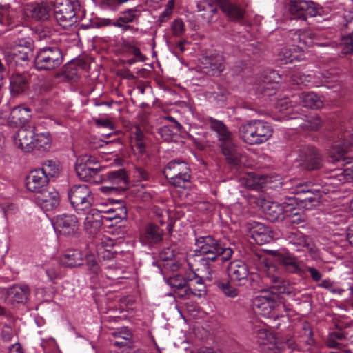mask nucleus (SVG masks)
<instances>
[{
  "mask_svg": "<svg viewBox=\"0 0 353 353\" xmlns=\"http://www.w3.org/2000/svg\"><path fill=\"white\" fill-rule=\"evenodd\" d=\"M303 330L305 332V334L307 336V340L306 341L307 344L313 345L314 344V339L311 326L308 323H305L303 327Z\"/></svg>",
  "mask_w": 353,
  "mask_h": 353,
  "instance_id": "338daca9",
  "label": "nucleus"
},
{
  "mask_svg": "<svg viewBox=\"0 0 353 353\" xmlns=\"http://www.w3.org/2000/svg\"><path fill=\"white\" fill-rule=\"evenodd\" d=\"M216 285L219 289L227 296L235 297L238 295L239 290L232 286L228 281H216Z\"/></svg>",
  "mask_w": 353,
  "mask_h": 353,
  "instance_id": "8fccbe9b",
  "label": "nucleus"
},
{
  "mask_svg": "<svg viewBox=\"0 0 353 353\" xmlns=\"http://www.w3.org/2000/svg\"><path fill=\"white\" fill-rule=\"evenodd\" d=\"M306 272L310 274L311 278L314 282H319L322 279V274L314 267H307L305 268Z\"/></svg>",
  "mask_w": 353,
  "mask_h": 353,
  "instance_id": "774afa93",
  "label": "nucleus"
},
{
  "mask_svg": "<svg viewBox=\"0 0 353 353\" xmlns=\"http://www.w3.org/2000/svg\"><path fill=\"white\" fill-rule=\"evenodd\" d=\"M208 13L203 14L202 17L203 19H206L208 23H211L213 19V16L217 12V9L214 7V3L210 1L208 6Z\"/></svg>",
  "mask_w": 353,
  "mask_h": 353,
  "instance_id": "69168bd1",
  "label": "nucleus"
},
{
  "mask_svg": "<svg viewBox=\"0 0 353 353\" xmlns=\"http://www.w3.org/2000/svg\"><path fill=\"white\" fill-rule=\"evenodd\" d=\"M281 204L283 208L288 209L290 212L296 209L295 206L299 205V202L296 200V196H295L294 197H286Z\"/></svg>",
  "mask_w": 353,
  "mask_h": 353,
  "instance_id": "680f3d73",
  "label": "nucleus"
},
{
  "mask_svg": "<svg viewBox=\"0 0 353 353\" xmlns=\"http://www.w3.org/2000/svg\"><path fill=\"white\" fill-rule=\"evenodd\" d=\"M50 6L46 3L36 5L31 10V17L37 21L47 20L50 17Z\"/></svg>",
  "mask_w": 353,
  "mask_h": 353,
  "instance_id": "a18cd8bd",
  "label": "nucleus"
},
{
  "mask_svg": "<svg viewBox=\"0 0 353 353\" xmlns=\"http://www.w3.org/2000/svg\"><path fill=\"white\" fill-rule=\"evenodd\" d=\"M75 171L79 179L93 183L102 181L100 174L101 165L97 158L85 154L77 158L75 164Z\"/></svg>",
  "mask_w": 353,
  "mask_h": 353,
  "instance_id": "20e7f679",
  "label": "nucleus"
},
{
  "mask_svg": "<svg viewBox=\"0 0 353 353\" xmlns=\"http://www.w3.org/2000/svg\"><path fill=\"white\" fill-rule=\"evenodd\" d=\"M125 47L127 51L133 54L135 57H137L139 61H143L145 59V57L142 54L137 46L130 43H126L125 44Z\"/></svg>",
  "mask_w": 353,
  "mask_h": 353,
  "instance_id": "e2e57ef3",
  "label": "nucleus"
},
{
  "mask_svg": "<svg viewBox=\"0 0 353 353\" xmlns=\"http://www.w3.org/2000/svg\"><path fill=\"white\" fill-rule=\"evenodd\" d=\"M16 331L8 325L3 326L1 332V337L3 342L10 343L16 336Z\"/></svg>",
  "mask_w": 353,
  "mask_h": 353,
  "instance_id": "6e6d98bb",
  "label": "nucleus"
},
{
  "mask_svg": "<svg viewBox=\"0 0 353 353\" xmlns=\"http://www.w3.org/2000/svg\"><path fill=\"white\" fill-rule=\"evenodd\" d=\"M301 108L300 107H296V112L297 114L303 115L305 119L301 118L303 122L300 123V127L303 130H317L321 125V120L320 117L316 114L307 116L300 112Z\"/></svg>",
  "mask_w": 353,
  "mask_h": 353,
  "instance_id": "e433bc0d",
  "label": "nucleus"
},
{
  "mask_svg": "<svg viewBox=\"0 0 353 353\" xmlns=\"http://www.w3.org/2000/svg\"><path fill=\"white\" fill-rule=\"evenodd\" d=\"M63 61V53L59 47L46 46L37 52L34 65L37 70H53L58 68Z\"/></svg>",
  "mask_w": 353,
  "mask_h": 353,
  "instance_id": "39448f33",
  "label": "nucleus"
},
{
  "mask_svg": "<svg viewBox=\"0 0 353 353\" xmlns=\"http://www.w3.org/2000/svg\"><path fill=\"white\" fill-rule=\"evenodd\" d=\"M33 150L46 152L51 147L52 139L50 133H36L34 140Z\"/></svg>",
  "mask_w": 353,
  "mask_h": 353,
  "instance_id": "ea45409f",
  "label": "nucleus"
},
{
  "mask_svg": "<svg viewBox=\"0 0 353 353\" xmlns=\"http://www.w3.org/2000/svg\"><path fill=\"white\" fill-rule=\"evenodd\" d=\"M37 129L33 125H27L20 128L14 135L15 146L25 152L33 150L34 140Z\"/></svg>",
  "mask_w": 353,
  "mask_h": 353,
  "instance_id": "f8f14e48",
  "label": "nucleus"
},
{
  "mask_svg": "<svg viewBox=\"0 0 353 353\" xmlns=\"http://www.w3.org/2000/svg\"><path fill=\"white\" fill-rule=\"evenodd\" d=\"M174 256H175V251L172 248H167L163 249V250H162L159 254V257L163 261L172 260L174 258Z\"/></svg>",
  "mask_w": 353,
  "mask_h": 353,
  "instance_id": "0e129e2a",
  "label": "nucleus"
},
{
  "mask_svg": "<svg viewBox=\"0 0 353 353\" xmlns=\"http://www.w3.org/2000/svg\"><path fill=\"white\" fill-rule=\"evenodd\" d=\"M295 103L308 108L319 109L323 105L322 101L313 92H301L292 97Z\"/></svg>",
  "mask_w": 353,
  "mask_h": 353,
  "instance_id": "c756f323",
  "label": "nucleus"
},
{
  "mask_svg": "<svg viewBox=\"0 0 353 353\" xmlns=\"http://www.w3.org/2000/svg\"><path fill=\"white\" fill-rule=\"evenodd\" d=\"M107 178L116 187L103 186L101 190L103 192H110L118 189L125 190L128 187V180L127 179L126 172L124 169H119L115 171L109 172L107 174Z\"/></svg>",
  "mask_w": 353,
  "mask_h": 353,
  "instance_id": "5701e85b",
  "label": "nucleus"
},
{
  "mask_svg": "<svg viewBox=\"0 0 353 353\" xmlns=\"http://www.w3.org/2000/svg\"><path fill=\"white\" fill-rule=\"evenodd\" d=\"M39 169L49 178V176L53 177L59 174L61 165L57 160H47L43 163L42 168Z\"/></svg>",
  "mask_w": 353,
  "mask_h": 353,
  "instance_id": "de8ad7c7",
  "label": "nucleus"
},
{
  "mask_svg": "<svg viewBox=\"0 0 353 353\" xmlns=\"http://www.w3.org/2000/svg\"><path fill=\"white\" fill-rule=\"evenodd\" d=\"M54 228L61 234L74 236L79 230L78 219L74 214L59 215L57 216Z\"/></svg>",
  "mask_w": 353,
  "mask_h": 353,
  "instance_id": "4468645a",
  "label": "nucleus"
},
{
  "mask_svg": "<svg viewBox=\"0 0 353 353\" xmlns=\"http://www.w3.org/2000/svg\"><path fill=\"white\" fill-rule=\"evenodd\" d=\"M5 59L8 64L14 63L15 65H23L27 64L33 56V52L28 50L14 47L4 54Z\"/></svg>",
  "mask_w": 353,
  "mask_h": 353,
  "instance_id": "a878e982",
  "label": "nucleus"
},
{
  "mask_svg": "<svg viewBox=\"0 0 353 353\" xmlns=\"http://www.w3.org/2000/svg\"><path fill=\"white\" fill-rule=\"evenodd\" d=\"M61 262L66 267L80 266L83 264L82 253L77 250H68L62 256Z\"/></svg>",
  "mask_w": 353,
  "mask_h": 353,
  "instance_id": "58836bf2",
  "label": "nucleus"
},
{
  "mask_svg": "<svg viewBox=\"0 0 353 353\" xmlns=\"http://www.w3.org/2000/svg\"><path fill=\"white\" fill-rule=\"evenodd\" d=\"M114 240L108 237L103 239L100 245L97 247L99 257L103 260L114 259L117 254V252L114 250Z\"/></svg>",
  "mask_w": 353,
  "mask_h": 353,
  "instance_id": "f704fd0d",
  "label": "nucleus"
},
{
  "mask_svg": "<svg viewBox=\"0 0 353 353\" xmlns=\"http://www.w3.org/2000/svg\"><path fill=\"white\" fill-rule=\"evenodd\" d=\"M101 211L97 209H91L84 221L85 230L90 234H96L103 225V219L104 216L101 214Z\"/></svg>",
  "mask_w": 353,
  "mask_h": 353,
  "instance_id": "bb28decb",
  "label": "nucleus"
},
{
  "mask_svg": "<svg viewBox=\"0 0 353 353\" xmlns=\"http://www.w3.org/2000/svg\"><path fill=\"white\" fill-rule=\"evenodd\" d=\"M167 283L179 298L189 299V293L188 291L189 276L185 278L181 274H175L167 279Z\"/></svg>",
  "mask_w": 353,
  "mask_h": 353,
  "instance_id": "b1692460",
  "label": "nucleus"
},
{
  "mask_svg": "<svg viewBox=\"0 0 353 353\" xmlns=\"http://www.w3.org/2000/svg\"><path fill=\"white\" fill-rule=\"evenodd\" d=\"M305 34L301 30H292L288 32V38L291 40L294 50H295V47H296L299 50H301L305 47Z\"/></svg>",
  "mask_w": 353,
  "mask_h": 353,
  "instance_id": "c03bdc74",
  "label": "nucleus"
},
{
  "mask_svg": "<svg viewBox=\"0 0 353 353\" xmlns=\"http://www.w3.org/2000/svg\"><path fill=\"white\" fill-rule=\"evenodd\" d=\"M293 48L284 47L279 53V58L284 63H292L297 58V55L292 52Z\"/></svg>",
  "mask_w": 353,
  "mask_h": 353,
  "instance_id": "5fc2aeb1",
  "label": "nucleus"
},
{
  "mask_svg": "<svg viewBox=\"0 0 353 353\" xmlns=\"http://www.w3.org/2000/svg\"><path fill=\"white\" fill-rule=\"evenodd\" d=\"M265 274L268 288L263 292L267 294L257 296L254 299V305L263 312L267 310L266 313L268 314L281 303L279 294H285L290 296H295L296 293L293 286L281 276L274 264L271 263L267 265Z\"/></svg>",
  "mask_w": 353,
  "mask_h": 353,
  "instance_id": "f257e3e1",
  "label": "nucleus"
},
{
  "mask_svg": "<svg viewBox=\"0 0 353 353\" xmlns=\"http://www.w3.org/2000/svg\"><path fill=\"white\" fill-rule=\"evenodd\" d=\"M68 196L70 204L77 210L90 208L94 201L91 190L85 184L72 186L68 191Z\"/></svg>",
  "mask_w": 353,
  "mask_h": 353,
  "instance_id": "0eeeda50",
  "label": "nucleus"
},
{
  "mask_svg": "<svg viewBox=\"0 0 353 353\" xmlns=\"http://www.w3.org/2000/svg\"><path fill=\"white\" fill-rule=\"evenodd\" d=\"M30 295V290L28 285H13L6 290L5 302L11 305L26 304Z\"/></svg>",
  "mask_w": 353,
  "mask_h": 353,
  "instance_id": "f3484780",
  "label": "nucleus"
},
{
  "mask_svg": "<svg viewBox=\"0 0 353 353\" xmlns=\"http://www.w3.org/2000/svg\"><path fill=\"white\" fill-rule=\"evenodd\" d=\"M196 245L201 255L207 256L201 259V262L205 266L206 270L210 274L206 277L207 279L212 281V276L210 273L212 268V263H217L219 265H221L229 261L232 256L233 250L229 247H225L219 240L210 235L197 238Z\"/></svg>",
  "mask_w": 353,
  "mask_h": 353,
  "instance_id": "f03ea898",
  "label": "nucleus"
},
{
  "mask_svg": "<svg viewBox=\"0 0 353 353\" xmlns=\"http://www.w3.org/2000/svg\"><path fill=\"white\" fill-rule=\"evenodd\" d=\"M37 203L45 211L56 209L60 203L59 194L53 188H48L35 195Z\"/></svg>",
  "mask_w": 353,
  "mask_h": 353,
  "instance_id": "6ab92c4d",
  "label": "nucleus"
},
{
  "mask_svg": "<svg viewBox=\"0 0 353 353\" xmlns=\"http://www.w3.org/2000/svg\"><path fill=\"white\" fill-rule=\"evenodd\" d=\"M312 187L313 185L311 183H299L292 189V193L296 196L305 194L314 190V189Z\"/></svg>",
  "mask_w": 353,
  "mask_h": 353,
  "instance_id": "bf43d9fd",
  "label": "nucleus"
},
{
  "mask_svg": "<svg viewBox=\"0 0 353 353\" xmlns=\"http://www.w3.org/2000/svg\"><path fill=\"white\" fill-rule=\"evenodd\" d=\"M249 225V236L254 239L256 243L263 245L270 243L273 239V232L269 227L258 222H253Z\"/></svg>",
  "mask_w": 353,
  "mask_h": 353,
  "instance_id": "4be33fe9",
  "label": "nucleus"
},
{
  "mask_svg": "<svg viewBox=\"0 0 353 353\" xmlns=\"http://www.w3.org/2000/svg\"><path fill=\"white\" fill-rule=\"evenodd\" d=\"M14 10L8 3H0V24L9 26L14 23Z\"/></svg>",
  "mask_w": 353,
  "mask_h": 353,
  "instance_id": "49530a36",
  "label": "nucleus"
},
{
  "mask_svg": "<svg viewBox=\"0 0 353 353\" xmlns=\"http://www.w3.org/2000/svg\"><path fill=\"white\" fill-rule=\"evenodd\" d=\"M164 231L158 225L150 223L142 234V242L148 245H154L161 243L163 239Z\"/></svg>",
  "mask_w": 353,
  "mask_h": 353,
  "instance_id": "cd10ccee",
  "label": "nucleus"
},
{
  "mask_svg": "<svg viewBox=\"0 0 353 353\" xmlns=\"http://www.w3.org/2000/svg\"><path fill=\"white\" fill-rule=\"evenodd\" d=\"M286 217L289 223L299 225L306 221L307 216L301 209H295L288 212Z\"/></svg>",
  "mask_w": 353,
  "mask_h": 353,
  "instance_id": "3c124183",
  "label": "nucleus"
},
{
  "mask_svg": "<svg viewBox=\"0 0 353 353\" xmlns=\"http://www.w3.org/2000/svg\"><path fill=\"white\" fill-rule=\"evenodd\" d=\"M214 2L228 21L239 23L243 20L245 11L240 5L231 0H214Z\"/></svg>",
  "mask_w": 353,
  "mask_h": 353,
  "instance_id": "2eb2a0df",
  "label": "nucleus"
},
{
  "mask_svg": "<svg viewBox=\"0 0 353 353\" xmlns=\"http://www.w3.org/2000/svg\"><path fill=\"white\" fill-rule=\"evenodd\" d=\"M258 343L262 353H282L283 351L274 335L265 330L258 331Z\"/></svg>",
  "mask_w": 353,
  "mask_h": 353,
  "instance_id": "412c9836",
  "label": "nucleus"
},
{
  "mask_svg": "<svg viewBox=\"0 0 353 353\" xmlns=\"http://www.w3.org/2000/svg\"><path fill=\"white\" fill-rule=\"evenodd\" d=\"M219 141V146L221 150V153L225 157L237 149V146L233 143L232 137H227L225 139H222Z\"/></svg>",
  "mask_w": 353,
  "mask_h": 353,
  "instance_id": "603ef678",
  "label": "nucleus"
},
{
  "mask_svg": "<svg viewBox=\"0 0 353 353\" xmlns=\"http://www.w3.org/2000/svg\"><path fill=\"white\" fill-rule=\"evenodd\" d=\"M239 137L250 145H260L268 141L273 134L270 123L261 119H253L241 123Z\"/></svg>",
  "mask_w": 353,
  "mask_h": 353,
  "instance_id": "7ed1b4c3",
  "label": "nucleus"
},
{
  "mask_svg": "<svg viewBox=\"0 0 353 353\" xmlns=\"http://www.w3.org/2000/svg\"><path fill=\"white\" fill-rule=\"evenodd\" d=\"M15 43V47L23 49V50H28L30 51H32L33 52L34 50V41L29 37L28 38H21L18 39L14 41Z\"/></svg>",
  "mask_w": 353,
  "mask_h": 353,
  "instance_id": "13d9d810",
  "label": "nucleus"
},
{
  "mask_svg": "<svg viewBox=\"0 0 353 353\" xmlns=\"http://www.w3.org/2000/svg\"><path fill=\"white\" fill-rule=\"evenodd\" d=\"M172 31L175 37H181L185 32V25L181 20L175 19L172 23Z\"/></svg>",
  "mask_w": 353,
  "mask_h": 353,
  "instance_id": "052dcab7",
  "label": "nucleus"
},
{
  "mask_svg": "<svg viewBox=\"0 0 353 353\" xmlns=\"http://www.w3.org/2000/svg\"><path fill=\"white\" fill-rule=\"evenodd\" d=\"M256 204L261 208L266 219L271 222L283 221L289 212L288 209L283 208L281 203L264 198L256 199Z\"/></svg>",
  "mask_w": 353,
  "mask_h": 353,
  "instance_id": "9b49d317",
  "label": "nucleus"
},
{
  "mask_svg": "<svg viewBox=\"0 0 353 353\" xmlns=\"http://www.w3.org/2000/svg\"><path fill=\"white\" fill-rule=\"evenodd\" d=\"M341 46L343 54H349L353 52V32L342 37Z\"/></svg>",
  "mask_w": 353,
  "mask_h": 353,
  "instance_id": "864d4df0",
  "label": "nucleus"
},
{
  "mask_svg": "<svg viewBox=\"0 0 353 353\" xmlns=\"http://www.w3.org/2000/svg\"><path fill=\"white\" fill-rule=\"evenodd\" d=\"M276 256L277 261L285 272L297 274L301 277L305 276L306 271L303 265L296 257L289 254L281 253H277Z\"/></svg>",
  "mask_w": 353,
  "mask_h": 353,
  "instance_id": "dca6fc26",
  "label": "nucleus"
},
{
  "mask_svg": "<svg viewBox=\"0 0 353 353\" xmlns=\"http://www.w3.org/2000/svg\"><path fill=\"white\" fill-rule=\"evenodd\" d=\"M30 75L27 72H14L10 78V90L12 96L23 93L28 88Z\"/></svg>",
  "mask_w": 353,
  "mask_h": 353,
  "instance_id": "393cba45",
  "label": "nucleus"
},
{
  "mask_svg": "<svg viewBox=\"0 0 353 353\" xmlns=\"http://www.w3.org/2000/svg\"><path fill=\"white\" fill-rule=\"evenodd\" d=\"M319 199L320 192L316 189L305 194L296 195L299 205L306 210H311L317 207L319 203Z\"/></svg>",
  "mask_w": 353,
  "mask_h": 353,
  "instance_id": "72a5a7b5",
  "label": "nucleus"
},
{
  "mask_svg": "<svg viewBox=\"0 0 353 353\" xmlns=\"http://www.w3.org/2000/svg\"><path fill=\"white\" fill-rule=\"evenodd\" d=\"M321 7L310 0H292L289 12L293 19L306 21L308 17H314L319 14Z\"/></svg>",
  "mask_w": 353,
  "mask_h": 353,
  "instance_id": "1a4fd4ad",
  "label": "nucleus"
},
{
  "mask_svg": "<svg viewBox=\"0 0 353 353\" xmlns=\"http://www.w3.org/2000/svg\"><path fill=\"white\" fill-rule=\"evenodd\" d=\"M299 159L302 167L307 171L319 170L323 166V155L314 146L303 145L299 150Z\"/></svg>",
  "mask_w": 353,
  "mask_h": 353,
  "instance_id": "9d476101",
  "label": "nucleus"
},
{
  "mask_svg": "<svg viewBox=\"0 0 353 353\" xmlns=\"http://www.w3.org/2000/svg\"><path fill=\"white\" fill-rule=\"evenodd\" d=\"M76 6L70 0H56L54 3V17L63 28H67L77 21Z\"/></svg>",
  "mask_w": 353,
  "mask_h": 353,
  "instance_id": "6e6552de",
  "label": "nucleus"
},
{
  "mask_svg": "<svg viewBox=\"0 0 353 353\" xmlns=\"http://www.w3.org/2000/svg\"><path fill=\"white\" fill-rule=\"evenodd\" d=\"M312 77L310 74H305L301 72H294L290 77V82L292 85L306 86L311 82Z\"/></svg>",
  "mask_w": 353,
  "mask_h": 353,
  "instance_id": "09e8293b",
  "label": "nucleus"
},
{
  "mask_svg": "<svg viewBox=\"0 0 353 353\" xmlns=\"http://www.w3.org/2000/svg\"><path fill=\"white\" fill-rule=\"evenodd\" d=\"M227 272L231 281L240 286L245 285L249 280H252L250 276L248 266L241 261L230 262Z\"/></svg>",
  "mask_w": 353,
  "mask_h": 353,
  "instance_id": "ddd939ff",
  "label": "nucleus"
},
{
  "mask_svg": "<svg viewBox=\"0 0 353 353\" xmlns=\"http://www.w3.org/2000/svg\"><path fill=\"white\" fill-rule=\"evenodd\" d=\"M200 61L203 68L206 69L205 72L211 76H218L225 68L223 57L219 53L204 55Z\"/></svg>",
  "mask_w": 353,
  "mask_h": 353,
  "instance_id": "a211bd4d",
  "label": "nucleus"
},
{
  "mask_svg": "<svg viewBox=\"0 0 353 353\" xmlns=\"http://www.w3.org/2000/svg\"><path fill=\"white\" fill-rule=\"evenodd\" d=\"M188 290L189 293V298L191 296L201 298L205 296L207 292L206 286L203 283V278L199 276L196 274H193L192 275L189 276V284Z\"/></svg>",
  "mask_w": 353,
  "mask_h": 353,
  "instance_id": "473e14b6",
  "label": "nucleus"
},
{
  "mask_svg": "<svg viewBox=\"0 0 353 353\" xmlns=\"http://www.w3.org/2000/svg\"><path fill=\"white\" fill-rule=\"evenodd\" d=\"M351 150V145L345 143L342 145H335L329 150L328 155L333 161H343L345 164H348L350 163L351 158L347 155Z\"/></svg>",
  "mask_w": 353,
  "mask_h": 353,
  "instance_id": "2f4dec72",
  "label": "nucleus"
},
{
  "mask_svg": "<svg viewBox=\"0 0 353 353\" xmlns=\"http://www.w3.org/2000/svg\"><path fill=\"white\" fill-rule=\"evenodd\" d=\"M280 79L279 74L274 70L265 72L263 75V83L259 86L261 92L267 96L274 94Z\"/></svg>",
  "mask_w": 353,
  "mask_h": 353,
  "instance_id": "c85d7f7f",
  "label": "nucleus"
},
{
  "mask_svg": "<svg viewBox=\"0 0 353 353\" xmlns=\"http://www.w3.org/2000/svg\"><path fill=\"white\" fill-rule=\"evenodd\" d=\"M141 13L139 6L129 8L121 12L120 16L115 20L122 23H133L137 21Z\"/></svg>",
  "mask_w": 353,
  "mask_h": 353,
  "instance_id": "37998d69",
  "label": "nucleus"
},
{
  "mask_svg": "<svg viewBox=\"0 0 353 353\" xmlns=\"http://www.w3.org/2000/svg\"><path fill=\"white\" fill-rule=\"evenodd\" d=\"M48 183L49 178L39 169L31 171L26 178L27 189L36 195L49 188Z\"/></svg>",
  "mask_w": 353,
  "mask_h": 353,
  "instance_id": "aec40b11",
  "label": "nucleus"
},
{
  "mask_svg": "<svg viewBox=\"0 0 353 353\" xmlns=\"http://www.w3.org/2000/svg\"><path fill=\"white\" fill-rule=\"evenodd\" d=\"M182 128V126L177 121L170 125H165L158 129V134L165 141H170L174 136H176Z\"/></svg>",
  "mask_w": 353,
  "mask_h": 353,
  "instance_id": "a19ab883",
  "label": "nucleus"
},
{
  "mask_svg": "<svg viewBox=\"0 0 353 353\" xmlns=\"http://www.w3.org/2000/svg\"><path fill=\"white\" fill-rule=\"evenodd\" d=\"M30 117L31 110L23 105L14 107L10 114V119L16 125L24 124L29 121Z\"/></svg>",
  "mask_w": 353,
  "mask_h": 353,
  "instance_id": "c9c22d12",
  "label": "nucleus"
},
{
  "mask_svg": "<svg viewBox=\"0 0 353 353\" xmlns=\"http://www.w3.org/2000/svg\"><path fill=\"white\" fill-rule=\"evenodd\" d=\"M287 239L290 244L296 247V250H301L303 248L309 251L312 250L313 245L311 238L299 231L289 232L287 234Z\"/></svg>",
  "mask_w": 353,
  "mask_h": 353,
  "instance_id": "7c9ffc66",
  "label": "nucleus"
},
{
  "mask_svg": "<svg viewBox=\"0 0 353 353\" xmlns=\"http://www.w3.org/2000/svg\"><path fill=\"white\" fill-rule=\"evenodd\" d=\"M163 173L171 185L179 188H185L191 178V170L188 163L177 159L169 162Z\"/></svg>",
  "mask_w": 353,
  "mask_h": 353,
  "instance_id": "423d86ee",
  "label": "nucleus"
},
{
  "mask_svg": "<svg viewBox=\"0 0 353 353\" xmlns=\"http://www.w3.org/2000/svg\"><path fill=\"white\" fill-rule=\"evenodd\" d=\"M330 178L336 185L345 183H350L353 185V168L334 170L332 172Z\"/></svg>",
  "mask_w": 353,
  "mask_h": 353,
  "instance_id": "4c0bfd02",
  "label": "nucleus"
},
{
  "mask_svg": "<svg viewBox=\"0 0 353 353\" xmlns=\"http://www.w3.org/2000/svg\"><path fill=\"white\" fill-rule=\"evenodd\" d=\"M208 123L210 128L217 133L219 141L232 137L231 132L223 121L209 117Z\"/></svg>",
  "mask_w": 353,
  "mask_h": 353,
  "instance_id": "79ce46f5",
  "label": "nucleus"
},
{
  "mask_svg": "<svg viewBox=\"0 0 353 353\" xmlns=\"http://www.w3.org/2000/svg\"><path fill=\"white\" fill-rule=\"evenodd\" d=\"M225 157L227 162L233 167L238 168L241 164V154L238 152L237 149Z\"/></svg>",
  "mask_w": 353,
  "mask_h": 353,
  "instance_id": "4d7b16f0",
  "label": "nucleus"
}]
</instances>
